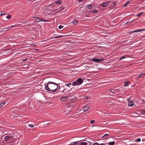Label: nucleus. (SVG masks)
Wrapping results in <instances>:
<instances>
[{
  "label": "nucleus",
  "mask_w": 145,
  "mask_h": 145,
  "mask_svg": "<svg viewBox=\"0 0 145 145\" xmlns=\"http://www.w3.org/2000/svg\"><path fill=\"white\" fill-rule=\"evenodd\" d=\"M44 86L45 89H46L48 91L53 92H55L60 88L59 86L58 88L57 84L52 82H49L47 84H45Z\"/></svg>",
  "instance_id": "f257e3e1"
},
{
  "label": "nucleus",
  "mask_w": 145,
  "mask_h": 145,
  "mask_svg": "<svg viewBox=\"0 0 145 145\" xmlns=\"http://www.w3.org/2000/svg\"><path fill=\"white\" fill-rule=\"evenodd\" d=\"M83 81L81 78H79L76 81L72 83V85L73 86L80 85L83 83Z\"/></svg>",
  "instance_id": "f03ea898"
},
{
  "label": "nucleus",
  "mask_w": 145,
  "mask_h": 145,
  "mask_svg": "<svg viewBox=\"0 0 145 145\" xmlns=\"http://www.w3.org/2000/svg\"><path fill=\"white\" fill-rule=\"evenodd\" d=\"M33 18H35V22H37L41 21H42L44 22H47L48 21L47 20L42 19L40 18H38L37 17H33Z\"/></svg>",
  "instance_id": "7ed1b4c3"
},
{
  "label": "nucleus",
  "mask_w": 145,
  "mask_h": 145,
  "mask_svg": "<svg viewBox=\"0 0 145 145\" xmlns=\"http://www.w3.org/2000/svg\"><path fill=\"white\" fill-rule=\"evenodd\" d=\"M91 60L94 62L99 63L103 61L104 59H103L95 58L93 57L91 59Z\"/></svg>",
  "instance_id": "20e7f679"
},
{
  "label": "nucleus",
  "mask_w": 145,
  "mask_h": 145,
  "mask_svg": "<svg viewBox=\"0 0 145 145\" xmlns=\"http://www.w3.org/2000/svg\"><path fill=\"white\" fill-rule=\"evenodd\" d=\"M134 105V103L132 102L131 100H128V105L129 106H133Z\"/></svg>",
  "instance_id": "39448f33"
},
{
  "label": "nucleus",
  "mask_w": 145,
  "mask_h": 145,
  "mask_svg": "<svg viewBox=\"0 0 145 145\" xmlns=\"http://www.w3.org/2000/svg\"><path fill=\"white\" fill-rule=\"evenodd\" d=\"M108 3V4H109V2L108 1L107 3L105 2V3H102L101 4V6L102 7H106L107 6V5Z\"/></svg>",
  "instance_id": "423d86ee"
},
{
  "label": "nucleus",
  "mask_w": 145,
  "mask_h": 145,
  "mask_svg": "<svg viewBox=\"0 0 145 145\" xmlns=\"http://www.w3.org/2000/svg\"><path fill=\"white\" fill-rule=\"evenodd\" d=\"M145 30V29H138L137 30L133 31H131V32H132V33H133L136 32H139L141 31H143Z\"/></svg>",
  "instance_id": "0eeeda50"
},
{
  "label": "nucleus",
  "mask_w": 145,
  "mask_h": 145,
  "mask_svg": "<svg viewBox=\"0 0 145 145\" xmlns=\"http://www.w3.org/2000/svg\"><path fill=\"white\" fill-rule=\"evenodd\" d=\"M89 108V106H84L83 108V111L84 112H86L88 110Z\"/></svg>",
  "instance_id": "6e6552de"
},
{
  "label": "nucleus",
  "mask_w": 145,
  "mask_h": 145,
  "mask_svg": "<svg viewBox=\"0 0 145 145\" xmlns=\"http://www.w3.org/2000/svg\"><path fill=\"white\" fill-rule=\"evenodd\" d=\"M68 99V97H62L60 100L61 101H64L67 99Z\"/></svg>",
  "instance_id": "1a4fd4ad"
},
{
  "label": "nucleus",
  "mask_w": 145,
  "mask_h": 145,
  "mask_svg": "<svg viewBox=\"0 0 145 145\" xmlns=\"http://www.w3.org/2000/svg\"><path fill=\"white\" fill-rule=\"evenodd\" d=\"M145 75V73H142L138 75V78H141L144 76Z\"/></svg>",
  "instance_id": "9d476101"
},
{
  "label": "nucleus",
  "mask_w": 145,
  "mask_h": 145,
  "mask_svg": "<svg viewBox=\"0 0 145 145\" xmlns=\"http://www.w3.org/2000/svg\"><path fill=\"white\" fill-rule=\"evenodd\" d=\"M79 145H87L88 143L87 142H81L79 143Z\"/></svg>",
  "instance_id": "9b49d317"
},
{
  "label": "nucleus",
  "mask_w": 145,
  "mask_h": 145,
  "mask_svg": "<svg viewBox=\"0 0 145 145\" xmlns=\"http://www.w3.org/2000/svg\"><path fill=\"white\" fill-rule=\"evenodd\" d=\"M58 11L59 12H60L61 11L63 12V10L64 9V8L63 7H60L58 8Z\"/></svg>",
  "instance_id": "f8f14e48"
},
{
  "label": "nucleus",
  "mask_w": 145,
  "mask_h": 145,
  "mask_svg": "<svg viewBox=\"0 0 145 145\" xmlns=\"http://www.w3.org/2000/svg\"><path fill=\"white\" fill-rule=\"evenodd\" d=\"M130 84V82L129 81H126V82H125L124 83V86H128Z\"/></svg>",
  "instance_id": "ddd939ff"
},
{
  "label": "nucleus",
  "mask_w": 145,
  "mask_h": 145,
  "mask_svg": "<svg viewBox=\"0 0 145 145\" xmlns=\"http://www.w3.org/2000/svg\"><path fill=\"white\" fill-rule=\"evenodd\" d=\"M109 136V134H106L104 135L103 136V137L105 138V139L107 138Z\"/></svg>",
  "instance_id": "4468645a"
},
{
  "label": "nucleus",
  "mask_w": 145,
  "mask_h": 145,
  "mask_svg": "<svg viewBox=\"0 0 145 145\" xmlns=\"http://www.w3.org/2000/svg\"><path fill=\"white\" fill-rule=\"evenodd\" d=\"M108 143L106 142L105 141H104L103 143L99 144V145H108Z\"/></svg>",
  "instance_id": "2eb2a0df"
},
{
  "label": "nucleus",
  "mask_w": 145,
  "mask_h": 145,
  "mask_svg": "<svg viewBox=\"0 0 145 145\" xmlns=\"http://www.w3.org/2000/svg\"><path fill=\"white\" fill-rule=\"evenodd\" d=\"M62 1H56L54 2L55 3H56V4H59L61 3Z\"/></svg>",
  "instance_id": "dca6fc26"
},
{
  "label": "nucleus",
  "mask_w": 145,
  "mask_h": 145,
  "mask_svg": "<svg viewBox=\"0 0 145 145\" xmlns=\"http://www.w3.org/2000/svg\"><path fill=\"white\" fill-rule=\"evenodd\" d=\"M10 138V137H9L8 136H6L5 137V140H7Z\"/></svg>",
  "instance_id": "f3484780"
},
{
  "label": "nucleus",
  "mask_w": 145,
  "mask_h": 145,
  "mask_svg": "<svg viewBox=\"0 0 145 145\" xmlns=\"http://www.w3.org/2000/svg\"><path fill=\"white\" fill-rule=\"evenodd\" d=\"M71 23L74 25H76L78 23V22L76 20H74L72 21Z\"/></svg>",
  "instance_id": "a211bd4d"
},
{
  "label": "nucleus",
  "mask_w": 145,
  "mask_h": 145,
  "mask_svg": "<svg viewBox=\"0 0 145 145\" xmlns=\"http://www.w3.org/2000/svg\"><path fill=\"white\" fill-rule=\"evenodd\" d=\"M63 37V36L62 35L57 36L55 37H52V39L58 38H59L62 37Z\"/></svg>",
  "instance_id": "6ab92c4d"
},
{
  "label": "nucleus",
  "mask_w": 145,
  "mask_h": 145,
  "mask_svg": "<svg viewBox=\"0 0 145 145\" xmlns=\"http://www.w3.org/2000/svg\"><path fill=\"white\" fill-rule=\"evenodd\" d=\"M130 1H128L124 5V6L125 7L128 5L130 3Z\"/></svg>",
  "instance_id": "aec40b11"
},
{
  "label": "nucleus",
  "mask_w": 145,
  "mask_h": 145,
  "mask_svg": "<svg viewBox=\"0 0 145 145\" xmlns=\"http://www.w3.org/2000/svg\"><path fill=\"white\" fill-rule=\"evenodd\" d=\"M115 143L114 141H113L112 142H109L108 143L109 144V145H114Z\"/></svg>",
  "instance_id": "412c9836"
},
{
  "label": "nucleus",
  "mask_w": 145,
  "mask_h": 145,
  "mask_svg": "<svg viewBox=\"0 0 145 145\" xmlns=\"http://www.w3.org/2000/svg\"><path fill=\"white\" fill-rule=\"evenodd\" d=\"M92 5H88V6H87L86 7L89 9H91V8L92 7Z\"/></svg>",
  "instance_id": "4be33fe9"
},
{
  "label": "nucleus",
  "mask_w": 145,
  "mask_h": 145,
  "mask_svg": "<svg viewBox=\"0 0 145 145\" xmlns=\"http://www.w3.org/2000/svg\"><path fill=\"white\" fill-rule=\"evenodd\" d=\"M16 25H12V26H9L7 28H5V29H10V28H12V27L14 26H15Z\"/></svg>",
  "instance_id": "5701e85b"
},
{
  "label": "nucleus",
  "mask_w": 145,
  "mask_h": 145,
  "mask_svg": "<svg viewBox=\"0 0 145 145\" xmlns=\"http://www.w3.org/2000/svg\"><path fill=\"white\" fill-rule=\"evenodd\" d=\"M6 18H7V19H10L11 18V15H8Z\"/></svg>",
  "instance_id": "b1692460"
},
{
  "label": "nucleus",
  "mask_w": 145,
  "mask_h": 145,
  "mask_svg": "<svg viewBox=\"0 0 145 145\" xmlns=\"http://www.w3.org/2000/svg\"><path fill=\"white\" fill-rule=\"evenodd\" d=\"M28 126H29L30 127H33L34 126V125L33 124H28Z\"/></svg>",
  "instance_id": "393cba45"
},
{
  "label": "nucleus",
  "mask_w": 145,
  "mask_h": 145,
  "mask_svg": "<svg viewBox=\"0 0 145 145\" xmlns=\"http://www.w3.org/2000/svg\"><path fill=\"white\" fill-rule=\"evenodd\" d=\"M141 141V139L140 138H138L135 140V141L136 142H139Z\"/></svg>",
  "instance_id": "a878e982"
},
{
  "label": "nucleus",
  "mask_w": 145,
  "mask_h": 145,
  "mask_svg": "<svg viewBox=\"0 0 145 145\" xmlns=\"http://www.w3.org/2000/svg\"><path fill=\"white\" fill-rule=\"evenodd\" d=\"M143 13V12L141 13H139L137 15V16H140Z\"/></svg>",
  "instance_id": "bb28decb"
},
{
  "label": "nucleus",
  "mask_w": 145,
  "mask_h": 145,
  "mask_svg": "<svg viewBox=\"0 0 145 145\" xmlns=\"http://www.w3.org/2000/svg\"><path fill=\"white\" fill-rule=\"evenodd\" d=\"M93 12L94 13H96L98 12L96 10H94L93 11Z\"/></svg>",
  "instance_id": "cd10ccee"
},
{
  "label": "nucleus",
  "mask_w": 145,
  "mask_h": 145,
  "mask_svg": "<svg viewBox=\"0 0 145 145\" xmlns=\"http://www.w3.org/2000/svg\"><path fill=\"white\" fill-rule=\"evenodd\" d=\"M63 27V26L62 25H59L58 27L60 29H62Z\"/></svg>",
  "instance_id": "c85d7f7f"
},
{
  "label": "nucleus",
  "mask_w": 145,
  "mask_h": 145,
  "mask_svg": "<svg viewBox=\"0 0 145 145\" xmlns=\"http://www.w3.org/2000/svg\"><path fill=\"white\" fill-rule=\"evenodd\" d=\"M71 85V83H69V84H65V85H66L67 86H69L70 85Z\"/></svg>",
  "instance_id": "c756f323"
},
{
  "label": "nucleus",
  "mask_w": 145,
  "mask_h": 145,
  "mask_svg": "<svg viewBox=\"0 0 145 145\" xmlns=\"http://www.w3.org/2000/svg\"><path fill=\"white\" fill-rule=\"evenodd\" d=\"M5 14V12L4 11H2L1 12V15H3Z\"/></svg>",
  "instance_id": "7c9ffc66"
},
{
  "label": "nucleus",
  "mask_w": 145,
  "mask_h": 145,
  "mask_svg": "<svg viewBox=\"0 0 145 145\" xmlns=\"http://www.w3.org/2000/svg\"><path fill=\"white\" fill-rule=\"evenodd\" d=\"M125 58V57L124 56H121L120 58V60H121L123 59H124Z\"/></svg>",
  "instance_id": "2f4dec72"
},
{
  "label": "nucleus",
  "mask_w": 145,
  "mask_h": 145,
  "mask_svg": "<svg viewBox=\"0 0 145 145\" xmlns=\"http://www.w3.org/2000/svg\"><path fill=\"white\" fill-rule=\"evenodd\" d=\"M123 39H122V40L121 41V42L122 43H123L124 42H125L126 41H128V40H123Z\"/></svg>",
  "instance_id": "473e14b6"
},
{
  "label": "nucleus",
  "mask_w": 145,
  "mask_h": 145,
  "mask_svg": "<svg viewBox=\"0 0 145 145\" xmlns=\"http://www.w3.org/2000/svg\"><path fill=\"white\" fill-rule=\"evenodd\" d=\"M5 103H3L0 104V108H1L2 107V105H1L3 104V105H4L5 104Z\"/></svg>",
  "instance_id": "72a5a7b5"
},
{
  "label": "nucleus",
  "mask_w": 145,
  "mask_h": 145,
  "mask_svg": "<svg viewBox=\"0 0 145 145\" xmlns=\"http://www.w3.org/2000/svg\"><path fill=\"white\" fill-rule=\"evenodd\" d=\"M95 121L94 120H91L90 121V123H93Z\"/></svg>",
  "instance_id": "f704fd0d"
},
{
  "label": "nucleus",
  "mask_w": 145,
  "mask_h": 145,
  "mask_svg": "<svg viewBox=\"0 0 145 145\" xmlns=\"http://www.w3.org/2000/svg\"><path fill=\"white\" fill-rule=\"evenodd\" d=\"M92 145H99V144L98 143H95L93 144Z\"/></svg>",
  "instance_id": "c9c22d12"
},
{
  "label": "nucleus",
  "mask_w": 145,
  "mask_h": 145,
  "mask_svg": "<svg viewBox=\"0 0 145 145\" xmlns=\"http://www.w3.org/2000/svg\"><path fill=\"white\" fill-rule=\"evenodd\" d=\"M109 91H110V92H112V93H115V92H114V91H112L111 89H109V90H108Z\"/></svg>",
  "instance_id": "e433bc0d"
},
{
  "label": "nucleus",
  "mask_w": 145,
  "mask_h": 145,
  "mask_svg": "<svg viewBox=\"0 0 145 145\" xmlns=\"http://www.w3.org/2000/svg\"><path fill=\"white\" fill-rule=\"evenodd\" d=\"M83 0H78V1H79V2H80L82 1Z\"/></svg>",
  "instance_id": "4c0bfd02"
},
{
  "label": "nucleus",
  "mask_w": 145,
  "mask_h": 145,
  "mask_svg": "<svg viewBox=\"0 0 145 145\" xmlns=\"http://www.w3.org/2000/svg\"><path fill=\"white\" fill-rule=\"evenodd\" d=\"M142 113H144V114H145V110H143L142 111Z\"/></svg>",
  "instance_id": "58836bf2"
},
{
  "label": "nucleus",
  "mask_w": 145,
  "mask_h": 145,
  "mask_svg": "<svg viewBox=\"0 0 145 145\" xmlns=\"http://www.w3.org/2000/svg\"><path fill=\"white\" fill-rule=\"evenodd\" d=\"M65 89H64L63 91H61V92H62V93H63V92H64V90H65Z\"/></svg>",
  "instance_id": "ea45409f"
},
{
  "label": "nucleus",
  "mask_w": 145,
  "mask_h": 145,
  "mask_svg": "<svg viewBox=\"0 0 145 145\" xmlns=\"http://www.w3.org/2000/svg\"><path fill=\"white\" fill-rule=\"evenodd\" d=\"M27 58H26V59H25L23 60V61H25L27 60Z\"/></svg>",
  "instance_id": "a19ab883"
},
{
  "label": "nucleus",
  "mask_w": 145,
  "mask_h": 145,
  "mask_svg": "<svg viewBox=\"0 0 145 145\" xmlns=\"http://www.w3.org/2000/svg\"><path fill=\"white\" fill-rule=\"evenodd\" d=\"M5 30H6V31L8 29H5V28H4Z\"/></svg>",
  "instance_id": "79ce46f5"
},
{
  "label": "nucleus",
  "mask_w": 145,
  "mask_h": 145,
  "mask_svg": "<svg viewBox=\"0 0 145 145\" xmlns=\"http://www.w3.org/2000/svg\"><path fill=\"white\" fill-rule=\"evenodd\" d=\"M3 104L1 105H2V106L3 105Z\"/></svg>",
  "instance_id": "37998d69"
},
{
  "label": "nucleus",
  "mask_w": 145,
  "mask_h": 145,
  "mask_svg": "<svg viewBox=\"0 0 145 145\" xmlns=\"http://www.w3.org/2000/svg\"><path fill=\"white\" fill-rule=\"evenodd\" d=\"M116 4V3H114V5H115Z\"/></svg>",
  "instance_id": "c03bdc74"
},
{
  "label": "nucleus",
  "mask_w": 145,
  "mask_h": 145,
  "mask_svg": "<svg viewBox=\"0 0 145 145\" xmlns=\"http://www.w3.org/2000/svg\"><path fill=\"white\" fill-rule=\"evenodd\" d=\"M69 106H71V105H69Z\"/></svg>",
  "instance_id": "a18cd8bd"
},
{
  "label": "nucleus",
  "mask_w": 145,
  "mask_h": 145,
  "mask_svg": "<svg viewBox=\"0 0 145 145\" xmlns=\"http://www.w3.org/2000/svg\"><path fill=\"white\" fill-rule=\"evenodd\" d=\"M112 95V96H113L114 95Z\"/></svg>",
  "instance_id": "49530a36"
}]
</instances>
